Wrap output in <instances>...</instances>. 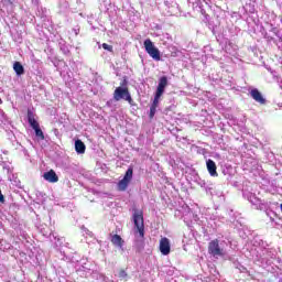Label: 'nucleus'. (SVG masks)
<instances>
[{
	"label": "nucleus",
	"mask_w": 282,
	"mask_h": 282,
	"mask_svg": "<svg viewBox=\"0 0 282 282\" xmlns=\"http://www.w3.org/2000/svg\"><path fill=\"white\" fill-rule=\"evenodd\" d=\"M159 250L164 257L171 254V240L166 237L161 238Z\"/></svg>",
	"instance_id": "6"
},
{
	"label": "nucleus",
	"mask_w": 282,
	"mask_h": 282,
	"mask_svg": "<svg viewBox=\"0 0 282 282\" xmlns=\"http://www.w3.org/2000/svg\"><path fill=\"white\" fill-rule=\"evenodd\" d=\"M113 99L118 102L120 100H127V102H133V98H131V93H129L128 87H117L113 91Z\"/></svg>",
	"instance_id": "4"
},
{
	"label": "nucleus",
	"mask_w": 282,
	"mask_h": 282,
	"mask_svg": "<svg viewBox=\"0 0 282 282\" xmlns=\"http://www.w3.org/2000/svg\"><path fill=\"white\" fill-rule=\"evenodd\" d=\"M43 178L46 182H50V184H56V182H58V175L54 170H50L48 172H45L43 174Z\"/></svg>",
	"instance_id": "8"
},
{
	"label": "nucleus",
	"mask_w": 282,
	"mask_h": 282,
	"mask_svg": "<svg viewBox=\"0 0 282 282\" xmlns=\"http://www.w3.org/2000/svg\"><path fill=\"white\" fill-rule=\"evenodd\" d=\"M110 241L112 243V246H116L117 248H122V246H124V240L122 239V237L118 234L116 235H111L110 234Z\"/></svg>",
	"instance_id": "12"
},
{
	"label": "nucleus",
	"mask_w": 282,
	"mask_h": 282,
	"mask_svg": "<svg viewBox=\"0 0 282 282\" xmlns=\"http://www.w3.org/2000/svg\"><path fill=\"white\" fill-rule=\"evenodd\" d=\"M128 274L127 271H124L123 269H121L119 271V279H127Z\"/></svg>",
	"instance_id": "19"
},
{
	"label": "nucleus",
	"mask_w": 282,
	"mask_h": 282,
	"mask_svg": "<svg viewBox=\"0 0 282 282\" xmlns=\"http://www.w3.org/2000/svg\"><path fill=\"white\" fill-rule=\"evenodd\" d=\"M208 254L217 259L218 257H226V250L219 246V239H214L208 243Z\"/></svg>",
	"instance_id": "2"
},
{
	"label": "nucleus",
	"mask_w": 282,
	"mask_h": 282,
	"mask_svg": "<svg viewBox=\"0 0 282 282\" xmlns=\"http://www.w3.org/2000/svg\"><path fill=\"white\" fill-rule=\"evenodd\" d=\"M86 149H87V147L85 145V143L80 139L75 141V151H76V153L83 154V153H85Z\"/></svg>",
	"instance_id": "13"
},
{
	"label": "nucleus",
	"mask_w": 282,
	"mask_h": 282,
	"mask_svg": "<svg viewBox=\"0 0 282 282\" xmlns=\"http://www.w3.org/2000/svg\"><path fill=\"white\" fill-rule=\"evenodd\" d=\"M131 180H133V167H129L121 181L118 182L117 188L120 192L127 191L129 188V184L131 183Z\"/></svg>",
	"instance_id": "5"
},
{
	"label": "nucleus",
	"mask_w": 282,
	"mask_h": 282,
	"mask_svg": "<svg viewBox=\"0 0 282 282\" xmlns=\"http://www.w3.org/2000/svg\"><path fill=\"white\" fill-rule=\"evenodd\" d=\"M133 223L135 232H139V237L144 239V214L142 212H134Z\"/></svg>",
	"instance_id": "1"
},
{
	"label": "nucleus",
	"mask_w": 282,
	"mask_h": 282,
	"mask_svg": "<svg viewBox=\"0 0 282 282\" xmlns=\"http://www.w3.org/2000/svg\"><path fill=\"white\" fill-rule=\"evenodd\" d=\"M160 98H162L161 95H155V96H154V100H153L151 107L158 108L159 105H160Z\"/></svg>",
	"instance_id": "16"
},
{
	"label": "nucleus",
	"mask_w": 282,
	"mask_h": 282,
	"mask_svg": "<svg viewBox=\"0 0 282 282\" xmlns=\"http://www.w3.org/2000/svg\"><path fill=\"white\" fill-rule=\"evenodd\" d=\"M101 47H102L104 50H107V52H113V46H111V45H109V44H107V43H104V44L101 45Z\"/></svg>",
	"instance_id": "18"
},
{
	"label": "nucleus",
	"mask_w": 282,
	"mask_h": 282,
	"mask_svg": "<svg viewBox=\"0 0 282 282\" xmlns=\"http://www.w3.org/2000/svg\"><path fill=\"white\" fill-rule=\"evenodd\" d=\"M13 69L18 76H23V74H25V68H23L21 62H15L13 64Z\"/></svg>",
	"instance_id": "14"
},
{
	"label": "nucleus",
	"mask_w": 282,
	"mask_h": 282,
	"mask_svg": "<svg viewBox=\"0 0 282 282\" xmlns=\"http://www.w3.org/2000/svg\"><path fill=\"white\" fill-rule=\"evenodd\" d=\"M26 118L31 128L36 129L37 127H41L39 121L34 118V112L32 110L28 109Z\"/></svg>",
	"instance_id": "11"
},
{
	"label": "nucleus",
	"mask_w": 282,
	"mask_h": 282,
	"mask_svg": "<svg viewBox=\"0 0 282 282\" xmlns=\"http://www.w3.org/2000/svg\"><path fill=\"white\" fill-rule=\"evenodd\" d=\"M155 111H158V108L151 106L150 107V119L155 118Z\"/></svg>",
	"instance_id": "17"
},
{
	"label": "nucleus",
	"mask_w": 282,
	"mask_h": 282,
	"mask_svg": "<svg viewBox=\"0 0 282 282\" xmlns=\"http://www.w3.org/2000/svg\"><path fill=\"white\" fill-rule=\"evenodd\" d=\"M147 54L153 58V61H162V56L160 55V50L155 47V44L151 41V39H147L143 42Z\"/></svg>",
	"instance_id": "3"
},
{
	"label": "nucleus",
	"mask_w": 282,
	"mask_h": 282,
	"mask_svg": "<svg viewBox=\"0 0 282 282\" xmlns=\"http://www.w3.org/2000/svg\"><path fill=\"white\" fill-rule=\"evenodd\" d=\"M141 248H144V242H142Z\"/></svg>",
	"instance_id": "20"
},
{
	"label": "nucleus",
	"mask_w": 282,
	"mask_h": 282,
	"mask_svg": "<svg viewBox=\"0 0 282 282\" xmlns=\"http://www.w3.org/2000/svg\"><path fill=\"white\" fill-rule=\"evenodd\" d=\"M33 130L35 131V135L39 140H45V134L43 133L41 126H37V128H34Z\"/></svg>",
	"instance_id": "15"
},
{
	"label": "nucleus",
	"mask_w": 282,
	"mask_h": 282,
	"mask_svg": "<svg viewBox=\"0 0 282 282\" xmlns=\"http://www.w3.org/2000/svg\"><path fill=\"white\" fill-rule=\"evenodd\" d=\"M169 85V78L166 76H162L159 80V85L156 87V96H163L164 89H166V86Z\"/></svg>",
	"instance_id": "7"
},
{
	"label": "nucleus",
	"mask_w": 282,
	"mask_h": 282,
	"mask_svg": "<svg viewBox=\"0 0 282 282\" xmlns=\"http://www.w3.org/2000/svg\"><path fill=\"white\" fill-rule=\"evenodd\" d=\"M207 171L212 177H217L219 174L217 173V164L213 160H207Z\"/></svg>",
	"instance_id": "10"
},
{
	"label": "nucleus",
	"mask_w": 282,
	"mask_h": 282,
	"mask_svg": "<svg viewBox=\"0 0 282 282\" xmlns=\"http://www.w3.org/2000/svg\"><path fill=\"white\" fill-rule=\"evenodd\" d=\"M251 98L256 100V102H259L260 105H265V98H263V95H261V91L259 89L254 88L250 91Z\"/></svg>",
	"instance_id": "9"
}]
</instances>
